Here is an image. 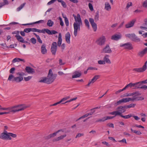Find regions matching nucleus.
<instances>
[{"label":"nucleus","mask_w":147,"mask_h":147,"mask_svg":"<svg viewBox=\"0 0 147 147\" xmlns=\"http://www.w3.org/2000/svg\"><path fill=\"white\" fill-rule=\"evenodd\" d=\"M82 25L79 23H77V22H74L73 24L74 28V35L76 37L77 36L78 34V31H80V26Z\"/></svg>","instance_id":"obj_6"},{"label":"nucleus","mask_w":147,"mask_h":147,"mask_svg":"<svg viewBox=\"0 0 147 147\" xmlns=\"http://www.w3.org/2000/svg\"><path fill=\"white\" fill-rule=\"evenodd\" d=\"M57 76V74H53L52 70L50 69L49 71L47 77L42 78L41 80L39 81V82L50 84L54 81Z\"/></svg>","instance_id":"obj_1"},{"label":"nucleus","mask_w":147,"mask_h":147,"mask_svg":"<svg viewBox=\"0 0 147 147\" xmlns=\"http://www.w3.org/2000/svg\"><path fill=\"white\" fill-rule=\"evenodd\" d=\"M1 139L4 140H11V138L9 137V135L8 134V133L5 130H4V132L1 134L0 136Z\"/></svg>","instance_id":"obj_5"},{"label":"nucleus","mask_w":147,"mask_h":147,"mask_svg":"<svg viewBox=\"0 0 147 147\" xmlns=\"http://www.w3.org/2000/svg\"><path fill=\"white\" fill-rule=\"evenodd\" d=\"M134 133L138 135H140L142 134V133L140 131H134Z\"/></svg>","instance_id":"obj_62"},{"label":"nucleus","mask_w":147,"mask_h":147,"mask_svg":"<svg viewBox=\"0 0 147 147\" xmlns=\"http://www.w3.org/2000/svg\"><path fill=\"white\" fill-rule=\"evenodd\" d=\"M98 63L99 64L102 65V64H105V63L104 61V60H99L98 61Z\"/></svg>","instance_id":"obj_61"},{"label":"nucleus","mask_w":147,"mask_h":147,"mask_svg":"<svg viewBox=\"0 0 147 147\" xmlns=\"http://www.w3.org/2000/svg\"><path fill=\"white\" fill-rule=\"evenodd\" d=\"M120 46L121 47H124V49H125L131 50L133 48L132 45L129 42L121 45Z\"/></svg>","instance_id":"obj_13"},{"label":"nucleus","mask_w":147,"mask_h":147,"mask_svg":"<svg viewBox=\"0 0 147 147\" xmlns=\"http://www.w3.org/2000/svg\"><path fill=\"white\" fill-rule=\"evenodd\" d=\"M133 84L134 85V86L135 87V88H140V87L141 86L142 84L141 81Z\"/></svg>","instance_id":"obj_25"},{"label":"nucleus","mask_w":147,"mask_h":147,"mask_svg":"<svg viewBox=\"0 0 147 147\" xmlns=\"http://www.w3.org/2000/svg\"><path fill=\"white\" fill-rule=\"evenodd\" d=\"M102 143L103 144L106 145L108 147H110L111 146V145L109 144V143L106 142H102Z\"/></svg>","instance_id":"obj_53"},{"label":"nucleus","mask_w":147,"mask_h":147,"mask_svg":"<svg viewBox=\"0 0 147 147\" xmlns=\"http://www.w3.org/2000/svg\"><path fill=\"white\" fill-rule=\"evenodd\" d=\"M89 22L92 26L94 32H96L97 29L96 24L94 22V19L92 18H89Z\"/></svg>","instance_id":"obj_12"},{"label":"nucleus","mask_w":147,"mask_h":147,"mask_svg":"<svg viewBox=\"0 0 147 147\" xmlns=\"http://www.w3.org/2000/svg\"><path fill=\"white\" fill-rule=\"evenodd\" d=\"M100 77V76L99 75H95L91 80L93 83H94Z\"/></svg>","instance_id":"obj_36"},{"label":"nucleus","mask_w":147,"mask_h":147,"mask_svg":"<svg viewBox=\"0 0 147 147\" xmlns=\"http://www.w3.org/2000/svg\"><path fill=\"white\" fill-rule=\"evenodd\" d=\"M23 79V78L22 76H19L15 77L12 74L9 75L8 79V80L11 81L12 80V82H14L16 83H19Z\"/></svg>","instance_id":"obj_4"},{"label":"nucleus","mask_w":147,"mask_h":147,"mask_svg":"<svg viewBox=\"0 0 147 147\" xmlns=\"http://www.w3.org/2000/svg\"><path fill=\"white\" fill-rule=\"evenodd\" d=\"M62 41L61 38V33H59V34L58 40L57 42V45L58 47H60L61 46Z\"/></svg>","instance_id":"obj_24"},{"label":"nucleus","mask_w":147,"mask_h":147,"mask_svg":"<svg viewBox=\"0 0 147 147\" xmlns=\"http://www.w3.org/2000/svg\"><path fill=\"white\" fill-rule=\"evenodd\" d=\"M24 32L26 33H28L30 32V28H26L24 30Z\"/></svg>","instance_id":"obj_59"},{"label":"nucleus","mask_w":147,"mask_h":147,"mask_svg":"<svg viewBox=\"0 0 147 147\" xmlns=\"http://www.w3.org/2000/svg\"><path fill=\"white\" fill-rule=\"evenodd\" d=\"M136 105V104H133L131 103L130 104H129V105H126V107L127 108V109L128 108H134V107Z\"/></svg>","instance_id":"obj_40"},{"label":"nucleus","mask_w":147,"mask_h":147,"mask_svg":"<svg viewBox=\"0 0 147 147\" xmlns=\"http://www.w3.org/2000/svg\"><path fill=\"white\" fill-rule=\"evenodd\" d=\"M136 21V20L135 19L132 20L125 24V27L126 28H129L133 27L134 26Z\"/></svg>","instance_id":"obj_15"},{"label":"nucleus","mask_w":147,"mask_h":147,"mask_svg":"<svg viewBox=\"0 0 147 147\" xmlns=\"http://www.w3.org/2000/svg\"><path fill=\"white\" fill-rule=\"evenodd\" d=\"M26 4V3H23L22 4H21L19 7H18L17 9V10L18 11H19L21 9H22L24 7V6Z\"/></svg>","instance_id":"obj_45"},{"label":"nucleus","mask_w":147,"mask_h":147,"mask_svg":"<svg viewBox=\"0 0 147 147\" xmlns=\"http://www.w3.org/2000/svg\"><path fill=\"white\" fill-rule=\"evenodd\" d=\"M144 99V98L142 96H133V97L132 98V101L134 100L138 101L142 100Z\"/></svg>","instance_id":"obj_20"},{"label":"nucleus","mask_w":147,"mask_h":147,"mask_svg":"<svg viewBox=\"0 0 147 147\" xmlns=\"http://www.w3.org/2000/svg\"><path fill=\"white\" fill-rule=\"evenodd\" d=\"M25 69L26 71L28 74H33L35 73L34 69L30 67H26Z\"/></svg>","instance_id":"obj_17"},{"label":"nucleus","mask_w":147,"mask_h":147,"mask_svg":"<svg viewBox=\"0 0 147 147\" xmlns=\"http://www.w3.org/2000/svg\"><path fill=\"white\" fill-rule=\"evenodd\" d=\"M67 136L66 134L63 135H61L60 136L53 139L52 140L53 142H57L63 139L64 138H65Z\"/></svg>","instance_id":"obj_16"},{"label":"nucleus","mask_w":147,"mask_h":147,"mask_svg":"<svg viewBox=\"0 0 147 147\" xmlns=\"http://www.w3.org/2000/svg\"><path fill=\"white\" fill-rule=\"evenodd\" d=\"M53 22L51 20H49L48 21L47 23V25L49 27H51L52 26L53 24Z\"/></svg>","instance_id":"obj_35"},{"label":"nucleus","mask_w":147,"mask_h":147,"mask_svg":"<svg viewBox=\"0 0 147 147\" xmlns=\"http://www.w3.org/2000/svg\"><path fill=\"white\" fill-rule=\"evenodd\" d=\"M56 134L54 133L53 134H51L48 136L45 137V139L46 140H49L51 138L54 137L56 136Z\"/></svg>","instance_id":"obj_30"},{"label":"nucleus","mask_w":147,"mask_h":147,"mask_svg":"<svg viewBox=\"0 0 147 147\" xmlns=\"http://www.w3.org/2000/svg\"><path fill=\"white\" fill-rule=\"evenodd\" d=\"M57 49H55V48L51 47V51L53 55H55Z\"/></svg>","instance_id":"obj_33"},{"label":"nucleus","mask_w":147,"mask_h":147,"mask_svg":"<svg viewBox=\"0 0 147 147\" xmlns=\"http://www.w3.org/2000/svg\"><path fill=\"white\" fill-rule=\"evenodd\" d=\"M134 84H133L132 83H130L129 84H127L125 86L127 88H128L129 87L131 88L132 87H134Z\"/></svg>","instance_id":"obj_46"},{"label":"nucleus","mask_w":147,"mask_h":147,"mask_svg":"<svg viewBox=\"0 0 147 147\" xmlns=\"http://www.w3.org/2000/svg\"><path fill=\"white\" fill-rule=\"evenodd\" d=\"M62 5L64 8H66L67 7V5L66 3L63 1L61 3Z\"/></svg>","instance_id":"obj_55"},{"label":"nucleus","mask_w":147,"mask_h":147,"mask_svg":"<svg viewBox=\"0 0 147 147\" xmlns=\"http://www.w3.org/2000/svg\"><path fill=\"white\" fill-rule=\"evenodd\" d=\"M143 6L144 7L147 8V0H145L143 4Z\"/></svg>","instance_id":"obj_54"},{"label":"nucleus","mask_w":147,"mask_h":147,"mask_svg":"<svg viewBox=\"0 0 147 147\" xmlns=\"http://www.w3.org/2000/svg\"><path fill=\"white\" fill-rule=\"evenodd\" d=\"M147 61L145 62L142 67L134 69H132V71L134 72L138 73L143 72L145 71L147 69Z\"/></svg>","instance_id":"obj_7"},{"label":"nucleus","mask_w":147,"mask_h":147,"mask_svg":"<svg viewBox=\"0 0 147 147\" xmlns=\"http://www.w3.org/2000/svg\"><path fill=\"white\" fill-rule=\"evenodd\" d=\"M121 37V35L120 33L115 34L111 37V39L112 40H117L120 39Z\"/></svg>","instance_id":"obj_14"},{"label":"nucleus","mask_w":147,"mask_h":147,"mask_svg":"<svg viewBox=\"0 0 147 147\" xmlns=\"http://www.w3.org/2000/svg\"><path fill=\"white\" fill-rule=\"evenodd\" d=\"M130 101H132V98H123L122 99L120 100L117 101L115 104L116 105H117L121 104L122 102H129Z\"/></svg>","instance_id":"obj_10"},{"label":"nucleus","mask_w":147,"mask_h":147,"mask_svg":"<svg viewBox=\"0 0 147 147\" xmlns=\"http://www.w3.org/2000/svg\"><path fill=\"white\" fill-rule=\"evenodd\" d=\"M112 52V51L110 48L109 45H107L106 46L102 49L101 52L102 53H111Z\"/></svg>","instance_id":"obj_11"},{"label":"nucleus","mask_w":147,"mask_h":147,"mask_svg":"<svg viewBox=\"0 0 147 147\" xmlns=\"http://www.w3.org/2000/svg\"><path fill=\"white\" fill-rule=\"evenodd\" d=\"M46 33L49 35H52L53 34H55L57 33L58 32L54 30H52L50 31L48 29H47Z\"/></svg>","instance_id":"obj_26"},{"label":"nucleus","mask_w":147,"mask_h":147,"mask_svg":"<svg viewBox=\"0 0 147 147\" xmlns=\"http://www.w3.org/2000/svg\"><path fill=\"white\" fill-rule=\"evenodd\" d=\"M0 109L8 110L9 111L8 112H9V113L10 112L13 113V111H12L13 110V106L7 108H0Z\"/></svg>","instance_id":"obj_27"},{"label":"nucleus","mask_w":147,"mask_h":147,"mask_svg":"<svg viewBox=\"0 0 147 147\" xmlns=\"http://www.w3.org/2000/svg\"><path fill=\"white\" fill-rule=\"evenodd\" d=\"M47 28L43 29L42 30L38 29H36V32H37L39 33H42L45 34V32H46Z\"/></svg>","instance_id":"obj_34"},{"label":"nucleus","mask_w":147,"mask_h":147,"mask_svg":"<svg viewBox=\"0 0 147 147\" xmlns=\"http://www.w3.org/2000/svg\"><path fill=\"white\" fill-rule=\"evenodd\" d=\"M8 134L9 135V137L11 136L13 138H15L17 137V135L16 134H13L11 133H8Z\"/></svg>","instance_id":"obj_47"},{"label":"nucleus","mask_w":147,"mask_h":147,"mask_svg":"<svg viewBox=\"0 0 147 147\" xmlns=\"http://www.w3.org/2000/svg\"><path fill=\"white\" fill-rule=\"evenodd\" d=\"M63 18H64L65 22V24L66 26H68L69 25V22L67 18L65 17H63Z\"/></svg>","instance_id":"obj_42"},{"label":"nucleus","mask_w":147,"mask_h":147,"mask_svg":"<svg viewBox=\"0 0 147 147\" xmlns=\"http://www.w3.org/2000/svg\"><path fill=\"white\" fill-rule=\"evenodd\" d=\"M118 142H122L125 143V144H127V142L125 138H123L122 140H119Z\"/></svg>","instance_id":"obj_56"},{"label":"nucleus","mask_w":147,"mask_h":147,"mask_svg":"<svg viewBox=\"0 0 147 147\" xmlns=\"http://www.w3.org/2000/svg\"><path fill=\"white\" fill-rule=\"evenodd\" d=\"M33 34L35 35V36L37 38V40H38V41L40 43H42V40H41L39 36L37 35V34H36L35 33H33Z\"/></svg>","instance_id":"obj_37"},{"label":"nucleus","mask_w":147,"mask_h":147,"mask_svg":"<svg viewBox=\"0 0 147 147\" xmlns=\"http://www.w3.org/2000/svg\"><path fill=\"white\" fill-rule=\"evenodd\" d=\"M60 131H62V132H64L65 131V129H62L59 130L57 131H56V132H55V134L56 135V136L57 134Z\"/></svg>","instance_id":"obj_57"},{"label":"nucleus","mask_w":147,"mask_h":147,"mask_svg":"<svg viewBox=\"0 0 147 147\" xmlns=\"http://www.w3.org/2000/svg\"><path fill=\"white\" fill-rule=\"evenodd\" d=\"M51 47L55 48V49H57V43L56 42H53L52 44Z\"/></svg>","instance_id":"obj_43"},{"label":"nucleus","mask_w":147,"mask_h":147,"mask_svg":"<svg viewBox=\"0 0 147 147\" xmlns=\"http://www.w3.org/2000/svg\"><path fill=\"white\" fill-rule=\"evenodd\" d=\"M111 9V6L109 3H106L105 4V9L107 11H109Z\"/></svg>","instance_id":"obj_31"},{"label":"nucleus","mask_w":147,"mask_h":147,"mask_svg":"<svg viewBox=\"0 0 147 147\" xmlns=\"http://www.w3.org/2000/svg\"><path fill=\"white\" fill-rule=\"evenodd\" d=\"M30 107V105H27L25 104L13 106V110L12 111L13 113L23 111Z\"/></svg>","instance_id":"obj_3"},{"label":"nucleus","mask_w":147,"mask_h":147,"mask_svg":"<svg viewBox=\"0 0 147 147\" xmlns=\"http://www.w3.org/2000/svg\"><path fill=\"white\" fill-rule=\"evenodd\" d=\"M99 18V11H97L96 13V15L94 17V20L95 21H97L98 20Z\"/></svg>","instance_id":"obj_38"},{"label":"nucleus","mask_w":147,"mask_h":147,"mask_svg":"<svg viewBox=\"0 0 147 147\" xmlns=\"http://www.w3.org/2000/svg\"><path fill=\"white\" fill-rule=\"evenodd\" d=\"M84 135V134H83L78 133L77 134L75 138H79L81 136H83Z\"/></svg>","instance_id":"obj_60"},{"label":"nucleus","mask_w":147,"mask_h":147,"mask_svg":"<svg viewBox=\"0 0 147 147\" xmlns=\"http://www.w3.org/2000/svg\"><path fill=\"white\" fill-rule=\"evenodd\" d=\"M88 6L89 7V8L90 9V10L91 11H92L93 10V6H92V4H91L90 3H89Z\"/></svg>","instance_id":"obj_49"},{"label":"nucleus","mask_w":147,"mask_h":147,"mask_svg":"<svg viewBox=\"0 0 147 147\" xmlns=\"http://www.w3.org/2000/svg\"><path fill=\"white\" fill-rule=\"evenodd\" d=\"M117 110L110 112L109 114L115 115V116L119 115L120 116L123 115L122 113L125 112L127 109L126 105L121 106L117 107Z\"/></svg>","instance_id":"obj_2"},{"label":"nucleus","mask_w":147,"mask_h":147,"mask_svg":"<svg viewBox=\"0 0 147 147\" xmlns=\"http://www.w3.org/2000/svg\"><path fill=\"white\" fill-rule=\"evenodd\" d=\"M109 57V55H106L104 57L103 60L105 63H105L108 64L111 63V61L108 58Z\"/></svg>","instance_id":"obj_21"},{"label":"nucleus","mask_w":147,"mask_h":147,"mask_svg":"<svg viewBox=\"0 0 147 147\" xmlns=\"http://www.w3.org/2000/svg\"><path fill=\"white\" fill-rule=\"evenodd\" d=\"M105 41L106 38L105 36H102L98 38L96 42L98 45L102 46L105 44Z\"/></svg>","instance_id":"obj_9"},{"label":"nucleus","mask_w":147,"mask_h":147,"mask_svg":"<svg viewBox=\"0 0 147 147\" xmlns=\"http://www.w3.org/2000/svg\"><path fill=\"white\" fill-rule=\"evenodd\" d=\"M106 117H103L102 119H99L98 120H97L96 121V122H104L106 120Z\"/></svg>","instance_id":"obj_41"},{"label":"nucleus","mask_w":147,"mask_h":147,"mask_svg":"<svg viewBox=\"0 0 147 147\" xmlns=\"http://www.w3.org/2000/svg\"><path fill=\"white\" fill-rule=\"evenodd\" d=\"M16 74L17 75H19L20 76H22V77H23V76L25 75V74L23 72H18L16 73Z\"/></svg>","instance_id":"obj_51"},{"label":"nucleus","mask_w":147,"mask_h":147,"mask_svg":"<svg viewBox=\"0 0 147 147\" xmlns=\"http://www.w3.org/2000/svg\"><path fill=\"white\" fill-rule=\"evenodd\" d=\"M15 36L18 41L22 42V41L24 40L23 38L19 35L16 34Z\"/></svg>","instance_id":"obj_29"},{"label":"nucleus","mask_w":147,"mask_h":147,"mask_svg":"<svg viewBox=\"0 0 147 147\" xmlns=\"http://www.w3.org/2000/svg\"><path fill=\"white\" fill-rule=\"evenodd\" d=\"M30 41L33 44H35L36 43V39L34 38H32L30 39Z\"/></svg>","instance_id":"obj_44"},{"label":"nucleus","mask_w":147,"mask_h":147,"mask_svg":"<svg viewBox=\"0 0 147 147\" xmlns=\"http://www.w3.org/2000/svg\"><path fill=\"white\" fill-rule=\"evenodd\" d=\"M41 52L43 54H45L47 53V50L46 48V46L45 45H43L41 47Z\"/></svg>","instance_id":"obj_23"},{"label":"nucleus","mask_w":147,"mask_h":147,"mask_svg":"<svg viewBox=\"0 0 147 147\" xmlns=\"http://www.w3.org/2000/svg\"><path fill=\"white\" fill-rule=\"evenodd\" d=\"M125 36L129 38L134 41L139 42L140 41V39L134 34H127L125 35Z\"/></svg>","instance_id":"obj_8"},{"label":"nucleus","mask_w":147,"mask_h":147,"mask_svg":"<svg viewBox=\"0 0 147 147\" xmlns=\"http://www.w3.org/2000/svg\"><path fill=\"white\" fill-rule=\"evenodd\" d=\"M15 69L14 67L11 68L9 70V72L11 74H13L14 73V71Z\"/></svg>","instance_id":"obj_58"},{"label":"nucleus","mask_w":147,"mask_h":147,"mask_svg":"<svg viewBox=\"0 0 147 147\" xmlns=\"http://www.w3.org/2000/svg\"><path fill=\"white\" fill-rule=\"evenodd\" d=\"M20 61H23L24 63L25 62V61L24 59H20V58H15L13 59L12 61V63H15L17 62H19Z\"/></svg>","instance_id":"obj_28"},{"label":"nucleus","mask_w":147,"mask_h":147,"mask_svg":"<svg viewBox=\"0 0 147 147\" xmlns=\"http://www.w3.org/2000/svg\"><path fill=\"white\" fill-rule=\"evenodd\" d=\"M44 21L43 20H40L38 21L34 22V24L38 23H43L44 22Z\"/></svg>","instance_id":"obj_52"},{"label":"nucleus","mask_w":147,"mask_h":147,"mask_svg":"<svg viewBox=\"0 0 147 147\" xmlns=\"http://www.w3.org/2000/svg\"><path fill=\"white\" fill-rule=\"evenodd\" d=\"M32 78L31 76H28L27 77H24V79L26 81H28L29 80Z\"/></svg>","instance_id":"obj_48"},{"label":"nucleus","mask_w":147,"mask_h":147,"mask_svg":"<svg viewBox=\"0 0 147 147\" xmlns=\"http://www.w3.org/2000/svg\"><path fill=\"white\" fill-rule=\"evenodd\" d=\"M70 34L69 32H67L65 35V38L66 42L68 44L70 43Z\"/></svg>","instance_id":"obj_19"},{"label":"nucleus","mask_w":147,"mask_h":147,"mask_svg":"<svg viewBox=\"0 0 147 147\" xmlns=\"http://www.w3.org/2000/svg\"><path fill=\"white\" fill-rule=\"evenodd\" d=\"M84 23L85 25L87 27V28L89 29L90 28V25H89V23L88 20L87 19H85L84 21Z\"/></svg>","instance_id":"obj_39"},{"label":"nucleus","mask_w":147,"mask_h":147,"mask_svg":"<svg viewBox=\"0 0 147 147\" xmlns=\"http://www.w3.org/2000/svg\"><path fill=\"white\" fill-rule=\"evenodd\" d=\"M132 5V3L131 2H128L127 5L126 6V8L127 9H128L129 8L130 6H131Z\"/></svg>","instance_id":"obj_63"},{"label":"nucleus","mask_w":147,"mask_h":147,"mask_svg":"<svg viewBox=\"0 0 147 147\" xmlns=\"http://www.w3.org/2000/svg\"><path fill=\"white\" fill-rule=\"evenodd\" d=\"M144 55L146 54L147 53V47H146L142 51Z\"/></svg>","instance_id":"obj_64"},{"label":"nucleus","mask_w":147,"mask_h":147,"mask_svg":"<svg viewBox=\"0 0 147 147\" xmlns=\"http://www.w3.org/2000/svg\"><path fill=\"white\" fill-rule=\"evenodd\" d=\"M76 22L77 23H79L81 24H82V22L81 18H80V15L79 14H78L76 18V20H75Z\"/></svg>","instance_id":"obj_22"},{"label":"nucleus","mask_w":147,"mask_h":147,"mask_svg":"<svg viewBox=\"0 0 147 147\" xmlns=\"http://www.w3.org/2000/svg\"><path fill=\"white\" fill-rule=\"evenodd\" d=\"M134 96H138L140 95H141V94L139 93V92L136 91L134 92Z\"/></svg>","instance_id":"obj_50"},{"label":"nucleus","mask_w":147,"mask_h":147,"mask_svg":"<svg viewBox=\"0 0 147 147\" xmlns=\"http://www.w3.org/2000/svg\"><path fill=\"white\" fill-rule=\"evenodd\" d=\"M132 116V115L131 114H129L126 115H122L120 116V117H121L125 119H129Z\"/></svg>","instance_id":"obj_32"},{"label":"nucleus","mask_w":147,"mask_h":147,"mask_svg":"<svg viewBox=\"0 0 147 147\" xmlns=\"http://www.w3.org/2000/svg\"><path fill=\"white\" fill-rule=\"evenodd\" d=\"M74 74L72 76L73 78L79 77L82 75L81 73L77 71H75Z\"/></svg>","instance_id":"obj_18"}]
</instances>
